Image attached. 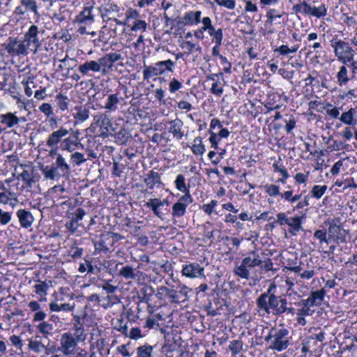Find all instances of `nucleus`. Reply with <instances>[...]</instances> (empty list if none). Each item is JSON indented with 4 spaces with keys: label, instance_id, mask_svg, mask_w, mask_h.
Instances as JSON below:
<instances>
[{
    "label": "nucleus",
    "instance_id": "nucleus-44",
    "mask_svg": "<svg viewBox=\"0 0 357 357\" xmlns=\"http://www.w3.org/2000/svg\"><path fill=\"white\" fill-rule=\"evenodd\" d=\"M86 161L83 153L75 152L70 155V162L73 166H79Z\"/></svg>",
    "mask_w": 357,
    "mask_h": 357
},
{
    "label": "nucleus",
    "instance_id": "nucleus-27",
    "mask_svg": "<svg viewBox=\"0 0 357 357\" xmlns=\"http://www.w3.org/2000/svg\"><path fill=\"white\" fill-rule=\"evenodd\" d=\"M79 71L83 74L86 75L89 71H93L94 73L100 72V66L98 64L97 61H86L84 63L80 65L78 68Z\"/></svg>",
    "mask_w": 357,
    "mask_h": 357
},
{
    "label": "nucleus",
    "instance_id": "nucleus-48",
    "mask_svg": "<svg viewBox=\"0 0 357 357\" xmlns=\"http://www.w3.org/2000/svg\"><path fill=\"white\" fill-rule=\"evenodd\" d=\"M56 100L57 102V105L61 110L64 111L68 109V100L67 96H63L61 93H59L56 96Z\"/></svg>",
    "mask_w": 357,
    "mask_h": 357
},
{
    "label": "nucleus",
    "instance_id": "nucleus-25",
    "mask_svg": "<svg viewBox=\"0 0 357 357\" xmlns=\"http://www.w3.org/2000/svg\"><path fill=\"white\" fill-rule=\"evenodd\" d=\"M120 99L122 98L120 97L119 93L109 95L105 104V109L110 112L116 110L117 105L120 102Z\"/></svg>",
    "mask_w": 357,
    "mask_h": 357
},
{
    "label": "nucleus",
    "instance_id": "nucleus-1",
    "mask_svg": "<svg viewBox=\"0 0 357 357\" xmlns=\"http://www.w3.org/2000/svg\"><path fill=\"white\" fill-rule=\"evenodd\" d=\"M275 289V285L271 284L266 291L262 293L256 300L259 312H263L264 314L272 313L275 316L280 315V296L273 292Z\"/></svg>",
    "mask_w": 357,
    "mask_h": 357
},
{
    "label": "nucleus",
    "instance_id": "nucleus-37",
    "mask_svg": "<svg viewBox=\"0 0 357 357\" xmlns=\"http://www.w3.org/2000/svg\"><path fill=\"white\" fill-rule=\"evenodd\" d=\"M280 315L284 312L288 314H294L295 309L291 307V303H288L287 298L280 296Z\"/></svg>",
    "mask_w": 357,
    "mask_h": 357
},
{
    "label": "nucleus",
    "instance_id": "nucleus-13",
    "mask_svg": "<svg viewBox=\"0 0 357 357\" xmlns=\"http://www.w3.org/2000/svg\"><path fill=\"white\" fill-rule=\"evenodd\" d=\"M54 165L55 169L61 177L68 178L71 174V168L70 165L67 163L66 159L61 155L57 154Z\"/></svg>",
    "mask_w": 357,
    "mask_h": 357
},
{
    "label": "nucleus",
    "instance_id": "nucleus-56",
    "mask_svg": "<svg viewBox=\"0 0 357 357\" xmlns=\"http://www.w3.org/2000/svg\"><path fill=\"white\" fill-rule=\"evenodd\" d=\"M219 6L228 9H234L236 6L235 0H214Z\"/></svg>",
    "mask_w": 357,
    "mask_h": 357
},
{
    "label": "nucleus",
    "instance_id": "nucleus-49",
    "mask_svg": "<svg viewBox=\"0 0 357 357\" xmlns=\"http://www.w3.org/2000/svg\"><path fill=\"white\" fill-rule=\"evenodd\" d=\"M243 348V342L240 340H235L230 342L229 349L233 354H238Z\"/></svg>",
    "mask_w": 357,
    "mask_h": 357
},
{
    "label": "nucleus",
    "instance_id": "nucleus-16",
    "mask_svg": "<svg viewBox=\"0 0 357 357\" xmlns=\"http://www.w3.org/2000/svg\"><path fill=\"white\" fill-rule=\"evenodd\" d=\"M16 215L19 219L21 227L23 228L27 229L30 227L34 221V218L31 213L25 209H19Z\"/></svg>",
    "mask_w": 357,
    "mask_h": 357
},
{
    "label": "nucleus",
    "instance_id": "nucleus-62",
    "mask_svg": "<svg viewBox=\"0 0 357 357\" xmlns=\"http://www.w3.org/2000/svg\"><path fill=\"white\" fill-rule=\"evenodd\" d=\"M85 215V211L82 208H78L76 209L75 212L73 213V217L72 219L78 222L79 220H82Z\"/></svg>",
    "mask_w": 357,
    "mask_h": 357
},
{
    "label": "nucleus",
    "instance_id": "nucleus-20",
    "mask_svg": "<svg viewBox=\"0 0 357 357\" xmlns=\"http://www.w3.org/2000/svg\"><path fill=\"white\" fill-rule=\"evenodd\" d=\"M79 132L78 130L74 132L72 135L61 142V148L63 150H67L69 151H73L75 147L79 144Z\"/></svg>",
    "mask_w": 357,
    "mask_h": 357
},
{
    "label": "nucleus",
    "instance_id": "nucleus-55",
    "mask_svg": "<svg viewBox=\"0 0 357 357\" xmlns=\"http://www.w3.org/2000/svg\"><path fill=\"white\" fill-rule=\"evenodd\" d=\"M266 192L270 195V196H277L280 195V190L279 187L276 185L271 184L269 185H265Z\"/></svg>",
    "mask_w": 357,
    "mask_h": 357
},
{
    "label": "nucleus",
    "instance_id": "nucleus-30",
    "mask_svg": "<svg viewBox=\"0 0 357 357\" xmlns=\"http://www.w3.org/2000/svg\"><path fill=\"white\" fill-rule=\"evenodd\" d=\"M354 109L350 108L347 112H343L340 118V120L349 126H355L357 123V120L354 118Z\"/></svg>",
    "mask_w": 357,
    "mask_h": 357
},
{
    "label": "nucleus",
    "instance_id": "nucleus-34",
    "mask_svg": "<svg viewBox=\"0 0 357 357\" xmlns=\"http://www.w3.org/2000/svg\"><path fill=\"white\" fill-rule=\"evenodd\" d=\"M77 112L73 114V117L78 123H82L85 121L89 116V110L82 107H75Z\"/></svg>",
    "mask_w": 357,
    "mask_h": 357
},
{
    "label": "nucleus",
    "instance_id": "nucleus-43",
    "mask_svg": "<svg viewBox=\"0 0 357 357\" xmlns=\"http://www.w3.org/2000/svg\"><path fill=\"white\" fill-rule=\"evenodd\" d=\"M34 288L35 292L42 297L40 301L46 300L45 296L47 294V284L45 282H40L38 284H35Z\"/></svg>",
    "mask_w": 357,
    "mask_h": 357
},
{
    "label": "nucleus",
    "instance_id": "nucleus-31",
    "mask_svg": "<svg viewBox=\"0 0 357 357\" xmlns=\"http://www.w3.org/2000/svg\"><path fill=\"white\" fill-rule=\"evenodd\" d=\"M191 150L195 155H202L206 151L205 146L203 144L202 138L197 137L193 140V145Z\"/></svg>",
    "mask_w": 357,
    "mask_h": 357
},
{
    "label": "nucleus",
    "instance_id": "nucleus-58",
    "mask_svg": "<svg viewBox=\"0 0 357 357\" xmlns=\"http://www.w3.org/2000/svg\"><path fill=\"white\" fill-rule=\"evenodd\" d=\"M11 220V213L4 212L0 208V222L1 225H7Z\"/></svg>",
    "mask_w": 357,
    "mask_h": 357
},
{
    "label": "nucleus",
    "instance_id": "nucleus-12",
    "mask_svg": "<svg viewBox=\"0 0 357 357\" xmlns=\"http://www.w3.org/2000/svg\"><path fill=\"white\" fill-rule=\"evenodd\" d=\"M325 295L326 291L324 289L312 291L307 299H303L299 302V305H309L311 307L319 305L324 301Z\"/></svg>",
    "mask_w": 357,
    "mask_h": 357
},
{
    "label": "nucleus",
    "instance_id": "nucleus-8",
    "mask_svg": "<svg viewBox=\"0 0 357 357\" xmlns=\"http://www.w3.org/2000/svg\"><path fill=\"white\" fill-rule=\"evenodd\" d=\"M8 43L6 47V50L10 54L15 55H27L29 47L23 40L19 42L16 38L10 37L8 40Z\"/></svg>",
    "mask_w": 357,
    "mask_h": 357
},
{
    "label": "nucleus",
    "instance_id": "nucleus-14",
    "mask_svg": "<svg viewBox=\"0 0 357 357\" xmlns=\"http://www.w3.org/2000/svg\"><path fill=\"white\" fill-rule=\"evenodd\" d=\"M204 270L197 263H191L183 266L182 273L186 277L193 278L204 276Z\"/></svg>",
    "mask_w": 357,
    "mask_h": 357
},
{
    "label": "nucleus",
    "instance_id": "nucleus-41",
    "mask_svg": "<svg viewBox=\"0 0 357 357\" xmlns=\"http://www.w3.org/2000/svg\"><path fill=\"white\" fill-rule=\"evenodd\" d=\"M153 347L151 345L145 344L137 348V357H153Z\"/></svg>",
    "mask_w": 357,
    "mask_h": 357
},
{
    "label": "nucleus",
    "instance_id": "nucleus-5",
    "mask_svg": "<svg viewBox=\"0 0 357 357\" xmlns=\"http://www.w3.org/2000/svg\"><path fill=\"white\" fill-rule=\"evenodd\" d=\"M174 62L171 59L157 62L154 66H144L143 70L144 79L148 80L151 77L163 74L165 70L173 72Z\"/></svg>",
    "mask_w": 357,
    "mask_h": 357
},
{
    "label": "nucleus",
    "instance_id": "nucleus-18",
    "mask_svg": "<svg viewBox=\"0 0 357 357\" xmlns=\"http://www.w3.org/2000/svg\"><path fill=\"white\" fill-rule=\"evenodd\" d=\"M160 199L158 198H152L150 199L147 202H146L145 206L150 208L153 214L157 216L160 220H164V208L160 204Z\"/></svg>",
    "mask_w": 357,
    "mask_h": 357
},
{
    "label": "nucleus",
    "instance_id": "nucleus-28",
    "mask_svg": "<svg viewBox=\"0 0 357 357\" xmlns=\"http://www.w3.org/2000/svg\"><path fill=\"white\" fill-rule=\"evenodd\" d=\"M154 291L151 286H146L142 288L138 294L139 302L144 303H149Z\"/></svg>",
    "mask_w": 357,
    "mask_h": 357
},
{
    "label": "nucleus",
    "instance_id": "nucleus-19",
    "mask_svg": "<svg viewBox=\"0 0 357 357\" xmlns=\"http://www.w3.org/2000/svg\"><path fill=\"white\" fill-rule=\"evenodd\" d=\"M92 6H85L76 17V22L86 25L91 24L94 22V16L91 13Z\"/></svg>",
    "mask_w": 357,
    "mask_h": 357
},
{
    "label": "nucleus",
    "instance_id": "nucleus-7",
    "mask_svg": "<svg viewBox=\"0 0 357 357\" xmlns=\"http://www.w3.org/2000/svg\"><path fill=\"white\" fill-rule=\"evenodd\" d=\"M38 33V27L36 25H31L24 36V41L27 47L33 46L34 47L33 50L34 54L40 51L42 46V43L39 40Z\"/></svg>",
    "mask_w": 357,
    "mask_h": 357
},
{
    "label": "nucleus",
    "instance_id": "nucleus-46",
    "mask_svg": "<svg viewBox=\"0 0 357 357\" xmlns=\"http://www.w3.org/2000/svg\"><path fill=\"white\" fill-rule=\"evenodd\" d=\"M21 4L26 8V10H31L33 12L35 15H39L38 12V6L33 0H21Z\"/></svg>",
    "mask_w": 357,
    "mask_h": 357
},
{
    "label": "nucleus",
    "instance_id": "nucleus-61",
    "mask_svg": "<svg viewBox=\"0 0 357 357\" xmlns=\"http://www.w3.org/2000/svg\"><path fill=\"white\" fill-rule=\"evenodd\" d=\"M105 55L108 59L112 66L114 63L122 59L121 55L117 53H108Z\"/></svg>",
    "mask_w": 357,
    "mask_h": 357
},
{
    "label": "nucleus",
    "instance_id": "nucleus-11",
    "mask_svg": "<svg viewBox=\"0 0 357 357\" xmlns=\"http://www.w3.org/2000/svg\"><path fill=\"white\" fill-rule=\"evenodd\" d=\"M349 231L342 228L341 225L331 224L328 227V239H333L336 243L347 241V235Z\"/></svg>",
    "mask_w": 357,
    "mask_h": 357
},
{
    "label": "nucleus",
    "instance_id": "nucleus-52",
    "mask_svg": "<svg viewBox=\"0 0 357 357\" xmlns=\"http://www.w3.org/2000/svg\"><path fill=\"white\" fill-rule=\"evenodd\" d=\"M326 231L322 229L316 230L314 233V236L319 240L320 243H328L330 239L326 238Z\"/></svg>",
    "mask_w": 357,
    "mask_h": 357
},
{
    "label": "nucleus",
    "instance_id": "nucleus-53",
    "mask_svg": "<svg viewBox=\"0 0 357 357\" xmlns=\"http://www.w3.org/2000/svg\"><path fill=\"white\" fill-rule=\"evenodd\" d=\"M38 328L41 333H43L44 335H47L50 333V332L51 331L53 330V326L51 324H48V323L44 321V322L40 323L38 326Z\"/></svg>",
    "mask_w": 357,
    "mask_h": 357
},
{
    "label": "nucleus",
    "instance_id": "nucleus-64",
    "mask_svg": "<svg viewBox=\"0 0 357 357\" xmlns=\"http://www.w3.org/2000/svg\"><path fill=\"white\" fill-rule=\"evenodd\" d=\"M211 91L212 93L220 96L223 93V89L219 86L217 82H215L211 86Z\"/></svg>",
    "mask_w": 357,
    "mask_h": 357
},
{
    "label": "nucleus",
    "instance_id": "nucleus-40",
    "mask_svg": "<svg viewBox=\"0 0 357 357\" xmlns=\"http://www.w3.org/2000/svg\"><path fill=\"white\" fill-rule=\"evenodd\" d=\"M97 62L100 66V72L101 71L102 75L108 73L109 70L113 67L105 55L99 58Z\"/></svg>",
    "mask_w": 357,
    "mask_h": 357
},
{
    "label": "nucleus",
    "instance_id": "nucleus-50",
    "mask_svg": "<svg viewBox=\"0 0 357 357\" xmlns=\"http://www.w3.org/2000/svg\"><path fill=\"white\" fill-rule=\"evenodd\" d=\"M120 8L119 7L114 3H108L105 8H104V13L102 14V17L103 19H105V17H107L108 15L111 14L112 13H118L119 12Z\"/></svg>",
    "mask_w": 357,
    "mask_h": 357
},
{
    "label": "nucleus",
    "instance_id": "nucleus-47",
    "mask_svg": "<svg viewBox=\"0 0 357 357\" xmlns=\"http://www.w3.org/2000/svg\"><path fill=\"white\" fill-rule=\"evenodd\" d=\"M326 190L327 186L326 185H315L312 187L311 190L312 196L317 199H320L324 195Z\"/></svg>",
    "mask_w": 357,
    "mask_h": 357
},
{
    "label": "nucleus",
    "instance_id": "nucleus-21",
    "mask_svg": "<svg viewBox=\"0 0 357 357\" xmlns=\"http://www.w3.org/2000/svg\"><path fill=\"white\" fill-rule=\"evenodd\" d=\"M117 237H121L120 234L113 233V232H108L105 234H102L101 236L100 240L98 243V248H96V249H99L101 250H103L104 252H107L109 251V248H108L107 245L106 244V241L112 240L111 245H113L114 241L116 239Z\"/></svg>",
    "mask_w": 357,
    "mask_h": 357
},
{
    "label": "nucleus",
    "instance_id": "nucleus-51",
    "mask_svg": "<svg viewBox=\"0 0 357 357\" xmlns=\"http://www.w3.org/2000/svg\"><path fill=\"white\" fill-rule=\"evenodd\" d=\"M146 22L144 20H137L135 21L131 29L135 31H145L146 29Z\"/></svg>",
    "mask_w": 357,
    "mask_h": 357
},
{
    "label": "nucleus",
    "instance_id": "nucleus-24",
    "mask_svg": "<svg viewBox=\"0 0 357 357\" xmlns=\"http://www.w3.org/2000/svg\"><path fill=\"white\" fill-rule=\"evenodd\" d=\"M73 333H72L76 338L77 340L83 342L86 339V334L84 333V329L83 325L80 323L79 317H76L73 328Z\"/></svg>",
    "mask_w": 357,
    "mask_h": 357
},
{
    "label": "nucleus",
    "instance_id": "nucleus-36",
    "mask_svg": "<svg viewBox=\"0 0 357 357\" xmlns=\"http://www.w3.org/2000/svg\"><path fill=\"white\" fill-rule=\"evenodd\" d=\"M45 178L50 180H54L57 178L61 177L59 174L57 172L54 167V165L46 166L41 169Z\"/></svg>",
    "mask_w": 357,
    "mask_h": 357
},
{
    "label": "nucleus",
    "instance_id": "nucleus-23",
    "mask_svg": "<svg viewBox=\"0 0 357 357\" xmlns=\"http://www.w3.org/2000/svg\"><path fill=\"white\" fill-rule=\"evenodd\" d=\"M305 218V214L302 216H295L289 218L288 225L290 227L289 231L294 235H296L297 231L303 230L302 228V219Z\"/></svg>",
    "mask_w": 357,
    "mask_h": 357
},
{
    "label": "nucleus",
    "instance_id": "nucleus-9",
    "mask_svg": "<svg viewBox=\"0 0 357 357\" xmlns=\"http://www.w3.org/2000/svg\"><path fill=\"white\" fill-rule=\"evenodd\" d=\"M193 202L191 195L181 196L177 202L172 206V215L173 218H181L183 216L186 212L187 206Z\"/></svg>",
    "mask_w": 357,
    "mask_h": 357
},
{
    "label": "nucleus",
    "instance_id": "nucleus-60",
    "mask_svg": "<svg viewBox=\"0 0 357 357\" xmlns=\"http://www.w3.org/2000/svg\"><path fill=\"white\" fill-rule=\"evenodd\" d=\"M123 321L122 319L118 320V326H116L114 328L124 335L126 337L128 336V326L126 324H123Z\"/></svg>",
    "mask_w": 357,
    "mask_h": 357
},
{
    "label": "nucleus",
    "instance_id": "nucleus-33",
    "mask_svg": "<svg viewBox=\"0 0 357 357\" xmlns=\"http://www.w3.org/2000/svg\"><path fill=\"white\" fill-rule=\"evenodd\" d=\"M96 123L101 129H104L106 132H108L109 127L111 126V121L109 118L105 114L97 115L96 117Z\"/></svg>",
    "mask_w": 357,
    "mask_h": 357
},
{
    "label": "nucleus",
    "instance_id": "nucleus-57",
    "mask_svg": "<svg viewBox=\"0 0 357 357\" xmlns=\"http://www.w3.org/2000/svg\"><path fill=\"white\" fill-rule=\"evenodd\" d=\"M39 109L40 112L44 113L47 117L50 116H53V111L50 104L49 103H43L40 107Z\"/></svg>",
    "mask_w": 357,
    "mask_h": 357
},
{
    "label": "nucleus",
    "instance_id": "nucleus-45",
    "mask_svg": "<svg viewBox=\"0 0 357 357\" xmlns=\"http://www.w3.org/2000/svg\"><path fill=\"white\" fill-rule=\"evenodd\" d=\"M327 14V7L324 3H321L319 6H312V16L320 18L326 16Z\"/></svg>",
    "mask_w": 357,
    "mask_h": 357
},
{
    "label": "nucleus",
    "instance_id": "nucleus-2",
    "mask_svg": "<svg viewBox=\"0 0 357 357\" xmlns=\"http://www.w3.org/2000/svg\"><path fill=\"white\" fill-rule=\"evenodd\" d=\"M290 338L288 329L284 328L280 329L272 328L268 334L264 337V340L270 343L269 349L277 351H282L285 350L290 344Z\"/></svg>",
    "mask_w": 357,
    "mask_h": 357
},
{
    "label": "nucleus",
    "instance_id": "nucleus-32",
    "mask_svg": "<svg viewBox=\"0 0 357 357\" xmlns=\"http://www.w3.org/2000/svg\"><path fill=\"white\" fill-rule=\"evenodd\" d=\"M174 183L178 190L184 192L183 195H191L189 188L185 185V176L183 174L177 175Z\"/></svg>",
    "mask_w": 357,
    "mask_h": 357
},
{
    "label": "nucleus",
    "instance_id": "nucleus-38",
    "mask_svg": "<svg viewBox=\"0 0 357 357\" xmlns=\"http://www.w3.org/2000/svg\"><path fill=\"white\" fill-rule=\"evenodd\" d=\"M337 79L340 86L345 85L349 81L348 70L346 66H342L340 68V70L337 74Z\"/></svg>",
    "mask_w": 357,
    "mask_h": 357
},
{
    "label": "nucleus",
    "instance_id": "nucleus-22",
    "mask_svg": "<svg viewBox=\"0 0 357 357\" xmlns=\"http://www.w3.org/2000/svg\"><path fill=\"white\" fill-rule=\"evenodd\" d=\"M144 182L149 189L152 190L155 185L161 184L160 174L151 170L144 179Z\"/></svg>",
    "mask_w": 357,
    "mask_h": 357
},
{
    "label": "nucleus",
    "instance_id": "nucleus-17",
    "mask_svg": "<svg viewBox=\"0 0 357 357\" xmlns=\"http://www.w3.org/2000/svg\"><path fill=\"white\" fill-rule=\"evenodd\" d=\"M169 132L172 133L173 137L176 139H181L184 136L182 128L183 122L178 118L169 121Z\"/></svg>",
    "mask_w": 357,
    "mask_h": 357
},
{
    "label": "nucleus",
    "instance_id": "nucleus-35",
    "mask_svg": "<svg viewBox=\"0 0 357 357\" xmlns=\"http://www.w3.org/2000/svg\"><path fill=\"white\" fill-rule=\"evenodd\" d=\"M50 309L52 312H71L74 309V306L69 303L59 304L57 302H52L50 303Z\"/></svg>",
    "mask_w": 357,
    "mask_h": 357
},
{
    "label": "nucleus",
    "instance_id": "nucleus-42",
    "mask_svg": "<svg viewBox=\"0 0 357 357\" xmlns=\"http://www.w3.org/2000/svg\"><path fill=\"white\" fill-rule=\"evenodd\" d=\"M208 33L211 37H212V42L222 40L223 39V31L222 28L215 29L213 26L209 27Z\"/></svg>",
    "mask_w": 357,
    "mask_h": 357
},
{
    "label": "nucleus",
    "instance_id": "nucleus-4",
    "mask_svg": "<svg viewBox=\"0 0 357 357\" xmlns=\"http://www.w3.org/2000/svg\"><path fill=\"white\" fill-rule=\"evenodd\" d=\"M331 45L334 48V52L338 61L344 65H348L354 59L355 52L349 45L341 40H331Z\"/></svg>",
    "mask_w": 357,
    "mask_h": 357
},
{
    "label": "nucleus",
    "instance_id": "nucleus-29",
    "mask_svg": "<svg viewBox=\"0 0 357 357\" xmlns=\"http://www.w3.org/2000/svg\"><path fill=\"white\" fill-rule=\"evenodd\" d=\"M135 271L132 266L126 265L119 270V275L126 280H135L137 275Z\"/></svg>",
    "mask_w": 357,
    "mask_h": 357
},
{
    "label": "nucleus",
    "instance_id": "nucleus-26",
    "mask_svg": "<svg viewBox=\"0 0 357 357\" xmlns=\"http://www.w3.org/2000/svg\"><path fill=\"white\" fill-rule=\"evenodd\" d=\"M0 123L6 125L8 128H12L19 123V118L13 113L8 112L0 115Z\"/></svg>",
    "mask_w": 357,
    "mask_h": 357
},
{
    "label": "nucleus",
    "instance_id": "nucleus-6",
    "mask_svg": "<svg viewBox=\"0 0 357 357\" xmlns=\"http://www.w3.org/2000/svg\"><path fill=\"white\" fill-rule=\"evenodd\" d=\"M76 338L70 332L64 333L62 334L60 340L61 347L59 350L65 355L69 356L74 354L77 346V343L81 341L77 340Z\"/></svg>",
    "mask_w": 357,
    "mask_h": 357
},
{
    "label": "nucleus",
    "instance_id": "nucleus-3",
    "mask_svg": "<svg viewBox=\"0 0 357 357\" xmlns=\"http://www.w3.org/2000/svg\"><path fill=\"white\" fill-rule=\"evenodd\" d=\"M261 263L262 261L256 252H250L248 256L243 259L241 265L234 268V273L236 275L248 280L250 278V269L260 266Z\"/></svg>",
    "mask_w": 357,
    "mask_h": 357
},
{
    "label": "nucleus",
    "instance_id": "nucleus-39",
    "mask_svg": "<svg viewBox=\"0 0 357 357\" xmlns=\"http://www.w3.org/2000/svg\"><path fill=\"white\" fill-rule=\"evenodd\" d=\"M29 348L35 352L39 353L42 349L45 348V345L41 342V337L36 336V340H29Z\"/></svg>",
    "mask_w": 357,
    "mask_h": 357
},
{
    "label": "nucleus",
    "instance_id": "nucleus-59",
    "mask_svg": "<svg viewBox=\"0 0 357 357\" xmlns=\"http://www.w3.org/2000/svg\"><path fill=\"white\" fill-rule=\"evenodd\" d=\"M127 337H129L130 339H133V340H137L138 338L142 337V335L141 333L140 328H137V327L131 328L129 333H128Z\"/></svg>",
    "mask_w": 357,
    "mask_h": 357
},
{
    "label": "nucleus",
    "instance_id": "nucleus-63",
    "mask_svg": "<svg viewBox=\"0 0 357 357\" xmlns=\"http://www.w3.org/2000/svg\"><path fill=\"white\" fill-rule=\"evenodd\" d=\"M102 288L108 294H112L117 289V287L111 284L109 281H104Z\"/></svg>",
    "mask_w": 357,
    "mask_h": 357
},
{
    "label": "nucleus",
    "instance_id": "nucleus-54",
    "mask_svg": "<svg viewBox=\"0 0 357 357\" xmlns=\"http://www.w3.org/2000/svg\"><path fill=\"white\" fill-rule=\"evenodd\" d=\"M169 91L172 93L176 92L183 87L182 84L176 78L172 79L169 84Z\"/></svg>",
    "mask_w": 357,
    "mask_h": 357
},
{
    "label": "nucleus",
    "instance_id": "nucleus-10",
    "mask_svg": "<svg viewBox=\"0 0 357 357\" xmlns=\"http://www.w3.org/2000/svg\"><path fill=\"white\" fill-rule=\"evenodd\" d=\"M70 131L73 132V129L68 130L63 127H61L59 130L54 131L52 134L49 135V137L47 140V145L50 148H55L54 151H52L50 152V155H52L53 154H56V149L58 144L62 142V137L66 136Z\"/></svg>",
    "mask_w": 357,
    "mask_h": 357
},
{
    "label": "nucleus",
    "instance_id": "nucleus-15",
    "mask_svg": "<svg viewBox=\"0 0 357 357\" xmlns=\"http://www.w3.org/2000/svg\"><path fill=\"white\" fill-rule=\"evenodd\" d=\"M201 11H189L185 13L182 20L178 22V25L185 26L197 24L200 22Z\"/></svg>",
    "mask_w": 357,
    "mask_h": 357
}]
</instances>
